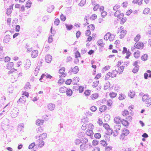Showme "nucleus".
<instances>
[{"mask_svg": "<svg viewBox=\"0 0 151 151\" xmlns=\"http://www.w3.org/2000/svg\"><path fill=\"white\" fill-rule=\"evenodd\" d=\"M81 140L82 143H87L88 142V139L86 137L82 138Z\"/></svg>", "mask_w": 151, "mask_h": 151, "instance_id": "34", "label": "nucleus"}, {"mask_svg": "<svg viewBox=\"0 0 151 151\" xmlns=\"http://www.w3.org/2000/svg\"><path fill=\"white\" fill-rule=\"evenodd\" d=\"M139 66H137V67H135L132 70V72L134 73H136L137 72L139 69Z\"/></svg>", "mask_w": 151, "mask_h": 151, "instance_id": "37", "label": "nucleus"}, {"mask_svg": "<svg viewBox=\"0 0 151 151\" xmlns=\"http://www.w3.org/2000/svg\"><path fill=\"white\" fill-rule=\"evenodd\" d=\"M142 0H133L132 3L134 4L137 3L139 5H140L142 3Z\"/></svg>", "mask_w": 151, "mask_h": 151, "instance_id": "27", "label": "nucleus"}, {"mask_svg": "<svg viewBox=\"0 0 151 151\" xmlns=\"http://www.w3.org/2000/svg\"><path fill=\"white\" fill-rule=\"evenodd\" d=\"M109 35L110 36L109 37V39L110 41H112L114 39L115 37V35H112L110 32Z\"/></svg>", "mask_w": 151, "mask_h": 151, "instance_id": "44", "label": "nucleus"}, {"mask_svg": "<svg viewBox=\"0 0 151 151\" xmlns=\"http://www.w3.org/2000/svg\"><path fill=\"white\" fill-rule=\"evenodd\" d=\"M112 148L111 146H106L105 148V150L106 151H109L111 150Z\"/></svg>", "mask_w": 151, "mask_h": 151, "instance_id": "64", "label": "nucleus"}, {"mask_svg": "<svg viewBox=\"0 0 151 151\" xmlns=\"http://www.w3.org/2000/svg\"><path fill=\"white\" fill-rule=\"evenodd\" d=\"M134 46L135 48L137 49H142L144 46V44L142 42H137L135 43Z\"/></svg>", "mask_w": 151, "mask_h": 151, "instance_id": "4", "label": "nucleus"}, {"mask_svg": "<svg viewBox=\"0 0 151 151\" xmlns=\"http://www.w3.org/2000/svg\"><path fill=\"white\" fill-rule=\"evenodd\" d=\"M52 59V57L50 55H47L45 56V60L47 63H50Z\"/></svg>", "mask_w": 151, "mask_h": 151, "instance_id": "10", "label": "nucleus"}, {"mask_svg": "<svg viewBox=\"0 0 151 151\" xmlns=\"http://www.w3.org/2000/svg\"><path fill=\"white\" fill-rule=\"evenodd\" d=\"M107 12L104 11H103L101 13V15L103 18L104 17L107 15Z\"/></svg>", "mask_w": 151, "mask_h": 151, "instance_id": "63", "label": "nucleus"}, {"mask_svg": "<svg viewBox=\"0 0 151 151\" xmlns=\"http://www.w3.org/2000/svg\"><path fill=\"white\" fill-rule=\"evenodd\" d=\"M121 13H120V11L119 10L116 11V12L114 14V16L115 17H117Z\"/></svg>", "mask_w": 151, "mask_h": 151, "instance_id": "62", "label": "nucleus"}, {"mask_svg": "<svg viewBox=\"0 0 151 151\" xmlns=\"http://www.w3.org/2000/svg\"><path fill=\"white\" fill-rule=\"evenodd\" d=\"M55 106V105L52 103L49 104L47 106L48 109L51 111H52L54 109Z\"/></svg>", "mask_w": 151, "mask_h": 151, "instance_id": "15", "label": "nucleus"}, {"mask_svg": "<svg viewBox=\"0 0 151 151\" xmlns=\"http://www.w3.org/2000/svg\"><path fill=\"white\" fill-rule=\"evenodd\" d=\"M53 38H52V35H50L48 37V42L49 43H51L53 41Z\"/></svg>", "mask_w": 151, "mask_h": 151, "instance_id": "47", "label": "nucleus"}, {"mask_svg": "<svg viewBox=\"0 0 151 151\" xmlns=\"http://www.w3.org/2000/svg\"><path fill=\"white\" fill-rule=\"evenodd\" d=\"M121 122L123 126L127 127V126H129V124L127 121L123 119H122V121H121Z\"/></svg>", "mask_w": 151, "mask_h": 151, "instance_id": "11", "label": "nucleus"}, {"mask_svg": "<svg viewBox=\"0 0 151 151\" xmlns=\"http://www.w3.org/2000/svg\"><path fill=\"white\" fill-rule=\"evenodd\" d=\"M101 134L99 133L95 134L94 135V137L96 139H99L101 137Z\"/></svg>", "mask_w": 151, "mask_h": 151, "instance_id": "41", "label": "nucleus"}, {"mask_svg": "<svg viewBox=\"0 0 151 151\" xmlns=\"http://www.w3.org/2000/svg\"><path fill=\"white\" fill-rule=\"evenodd\" d=\"M124 69V67L123 66H121L119 68V71H118L116 70H115V71L116 72V73H119V74H120L122 73Z\"/></svg>", "mask_w": 151, "mask_h": 151, "instance_id": "16", "label": "nucleus"}, {"mask_svg": "<svg viewBox=\"0 0 151 151\" xmlns=\"http://www.w3.org/2000/svg\"><path fill=\"white\" fill-rule=\"evenodd\" d=\"M148 55L147 54L143 55L141 57V59L143 61H145L147 60Z\"/></svg>", "mask_w": 151, "mask_h": 151, "instance_id": "30", "label": "nucleus"}, {"mask_svg": "<svg viewBox=\"0 0 151 151\" xmlns=\"http://www.w3.org/2000/svg\"><path fill=\"white\" fill-rule=\"evenodd\" d=\"M99 142L98 140L96 139L93 140L92 142V144L93 146H96L99 144Z\"/></svg>", "mask_w": 151, "mask_h": 151, "instance_id": "43", "label": "nucleus"}, {"mask_svg": "<svg viewBox=\"0 0 151 151\" xmlns=\"http://www.w3.org/2000/svg\"><path fill=\"white\" fill-rule=\"evenodd\" d=\"M120 7V6L119 5L116 4L114 6L113 9L114 11H117V10Z\"/></svg>", "mask_w": 151, "mask_h": 151, "instance_id": "61", "label": "nucleus"}, {"mask_svg": "<svg viewBox=\"0 0 151 151\" xmlns=\"http://www.w3.org/2000/svg\"><path fill=\"white\" fill-rule=\"evenodd\" d=\"M122 119L119 116L115 117L114 119V122L115 123L120 124V122H121Z\"/></svg>", "mask_w": 151, "mask_h": 151, "instance_id": "9", "label": "nucleus"}, {"mask_svg": "<svg viewBox=\"0 0 151 151\" xmlns=\"http://www.w3.org/2000/svg\"><path fill=\"white\" fill-rule=\"evenodd\" d=\"M35 146V142H33L29 146L28 148L29 149H31L33 148Z\"/></svg>", "mask_w": 151, "mask_h": 151, "instance_id": "57", "label": "nucleus"}, {"mask_svg": "<svg viewBox=\"0 0 151 151\" xmlns=\"http://www.w3.org/2000/svg\"><path fill=\"white\" fill-rule=\"evenodd\" d=\"M72 72H74L75 73H76L78 71V66L75 67L73 69L71 68Z\"/></svg>", "mask_w": 151, "mask_h": 151, "instance_id": "29", "label": "nucleus"}, {"mask_svg": "<svg viewBox=\"0 0 151 151\" xmlns=\"http://www.w3.org/2000/svg\"><path fill=\"white\" fill-rule=\"evenodd\" d=\"M72 83V81L71 79H67L65 81V83L67 85H69L71 83Z\"/></svg>", "mask_w": 151, "mask_h": 151, "instance_id": "52", "label": "nucleus"}, {"mask_svg": "<svg viewBox=\"0 0 151 151\" xmlns=\"http://www.w3.org/2000/svg\"><path fill=\"white\" fill-rule=\"evenodd\" d=\"M89 29L92 31H93L95 29V27L93 25L91 24L88 26Z\"/></svg>", "mask_w": 151, "mask_h": 151, "instance_id": "54", "label": "nucleus"}, {"mask_svg": "<svg viewBox=\"0 0 151 151\" xmlns=\"http://www.w3.org/2000/svg\"><path fill=\"white\" fill-rule=\"evenodd\" d=\"M140 36L138 34L134 38V41L135 42H137V41H139L140 38Z\"/></svg>", "mask_w": 151, "mask_h": 151, "instance_id": "42", "label": "nucleus"}, {"mask_svg": "<svg viewBox=\"0 0 151 151\" xmlns=\"http://www.w3.org/2000/svg\"><path fill=\"white\" fill-rule=\"evenodd\" d=\"M13 109L12 111H11V112L10 113L11 116L12 117H16L18 115L19 113L18 111L19 110L17 109Z\"/></svg>", "mask_w": 151, "mask_h": 151, "instance_id": "5", "label": "nucleus"}, {"mask_svg": "<svg viewBox=\"0 0 151 151\" xmlns=\"http://www.w3.org/2000/svg\"><path fill=\"white\" fill-rule=\"evenodd\" d=\"M134 56L136 58H138L140 56V52L139 51L137 50L134 53Z\"/></svg>", "mask_w": 151, "mask_h": 151, "instance_id": "24", "label": "nucleus"}, {"mask_svg": "<svg viewBox=\"0 0 151 151\" xmlns=\"http://www.w3.org/2000/svg\"><path fill=\"white\" fill-rule=\"evenodd\" d=\"M90 109L91 110V111L95 112L97 108L96 106H93L90 108Z\"/></svg>", "mask_w": 151, "mask_h": 151, "instance_id": "48", "label": "nucleus"}, {"mask_svg": "<svg viewBox=\"0 0 151 151\" xmlns=\"http://www.w3.org/2000/svg\"><path fill=\"white\" fill-rule=\"evenodd\" d=\"M47 133H44L41 134L39 136V140H40V139H41L42 140H43L46 138L47 137Z\"/></svg>", "mask_w": 151, "mask_h": 151, "instance_id": "18", "label": "nucleus"}, {"mask_svg": "<svg viewBox=\"0 0 151 151\" xmlns=\"http://www.w3.org/2000/svg\"><path fill=\"white\" fill-rule=\"evenodd\" d=\"M31 86L29 83L27 82L24 88V91H22L23 93L22 94H29V93L27 91L30 90Z\"/></svg>", "mask_w": 151, "mask_h": 151, "instance_id": "3", "label": "nucleus"}, {"mask_svg": "<svg viewBox=\"0 0 151 151\" xmlns=\"http://www.w3.org/2000/svg\"><path fill=\"white\" fill-rule=\"evenodd\" d=\"M129 112L127 110H124L122 112V114L124 116H126L128 114Z\"/></svg>", "mask_w": 151, "mask_h": 151, "instance_id": "38", "label": "nucleus"}, {"mask_svg": "<svg viewBox=\"0 0 151 151\" xmlns=\"http://www.w3.org/2000/svg\"><path fill=\"white\" fill-rule=\"evenodd\" d=\"M38 52L37 50H35L32 52L31 56L32 58H35L38 56Z\"/></svg>", "mask_w": 151, "mask_h": 151, "instance_id": "12", "label": "nucleus"}, {"mask_svg": "<svg viewBox=\"0 0 151 151\" xmlns=\"http://www.w3.org/2000/svg\"><path fill=\"white\" fill-rule=\"evenodd\" d=\"M150 11V9L148 8H145L143 12V13L145 14H148Z\"/></svg>", "mask_w": 151, "mask_h": 151, "instance_id": "49", "label": "nucleus"}, {"mask_svg": "<svg viewBox=\"0 0 151 151\" xmlns=\"http://www.w3.org/2000/svg\"><path fill=\"white\" fill-rule=\"evenodd\" d=\"M79 78L78 77H75L72 81V83L73 84H76L79 81Z\"/></svg>", "mask_w": 151, "mask_h": 151, "instance_id": "21", "label": "nucleus"}, {"mask_svg": "<svg viewBox=\"0 0 151 151\" xmlns=\"http://www.w3.org/2000/svg\"><path fill=\"white\" fill-rule=\"evenodd\" d=\"M88 146H90V145L85 143H82L80 145V148L82 151L85 150L87 149Z\"/></svg>", "mask_w": 151, "mask_h": 151, "instance_id": "6", "label": "nucleus"}, {"mask_svg": "<svg viewBox=\"0 0 151 151\" xmlns=\"http://www.w3.org/2000/svg\"><path fill=\"white\" fill-rule=\"evenodd\" d=\"M14 65V63L12 62H10L8 63L7 65V68L8 69H11Z\"/></svg>", "mask_w": 151, "mask_h": 151, "instance_id": "25", "label": "nucleus"}, {"mask_svg": "<svg viewBox=\"0 0 151 151\" xmlns=\"http://www.w3.org/2000/svg\"><path fill=\"white\" fill-rule=\"evenodd\" d=\"M32 3L30 1H28L26 4L25 6L27 8H29L31 6Z\"/></svg>", "mask_w": 151, "mask_h": 151, "instance_id": "31", "label": "nucleus"}, {"mask_svg": "<svg viewBox=\"0 0 151 151\" xmlns=\"http://www.w3.org/2000/svg\"><path fill=\"white\" fill-rule=\"evenodd\" d=\"M84 87L83 86H80L78 88V90L80 93H81L83 91Z\"/></svg>", "mask_w": 151, "mask_h": 151, "instance_id": "55", "label": "nucleus"}, {"mask_svg": "<svg viewBox=\"0 0 151 151\" xmlns=\"http://www.w3.org/2000/svg\"><path fill=\"white\" fill-rule=\"evenodd\" d=\"M81 143V139H76L75 141V143L76 145H78Z\"/></svg>", "mask_w": 151, "mask_h": 151, "instance_id": "45", "label": "nucleus"}, {"mask_svg": "<svg viewBox=\"0 0 151 151\" xmlns=\"http://www.w3.org/2000/svg\"><path fill=\"white\" fill-rule=\"evenodd\" d=\"M78 135L79 138H81L84 137V132H81L78 133Z\"/></svg>", "mask_w": 151, "mask_h": 151, "instance_id": "46", "label": "nucleus"}, {"mask_svg": "<svg viewBox=\"0 0 151 151\" xmlns=\"http://www.w3.org/2000/svg\"><path fill=\"white\" fill-rule=\"evenodd\" d=\"M110 32H108L107 33H106L104 37V40H108L109 39V37L110 36L109 35Z\"/></svg>", "mask_w": 151, "mask_h": 151, "instance_id": "36", "label": "nucleus"}, {"mask_svg": "<svg viewBox=\"0 0 151 151\" xmlns=\"http://www.w3.org/2000/svg\"><path fill=\"white\" fill-rule=\"evenodd\" d=\"M65 26L67 30H70L73 28V25L71 24L68 25L67 24H65Z\"/></svg>", "mask_w": 151, "mask_h": 151, "instance_id": "39", "label": "nucleus"}, {"mask_svg": "<svg viewBox=\"0 0 151 151\" xmlns=\"http://www.w3.org/2000/svg\"><path fill=\"white\" fill-rule=\"evenodd\" d=\"M86 2V0H81L79 3V5L80 6H83L85 4Z\"/></svg>", "mask_w": 151, "mask_h": 151, "instance_id": "53", "label": "nucleus"}, {"mask_svg": "<svg viewBox=\"0 0 151 151\" xmlns=\"http://www.w3.org/2000/svg\"><path fill=\"white\" fill-rule=\"evenodd\" d=\"M97 45L99 46H100L101 47H104V43H103V40L101 39L97 42Z\"/></svg>", "mask_w": 151, "mask_h": 151, "instance_id": "19", "label": "nucleus"}, {"mask_svg": "<svg viewBox=\"0 0 151 151\" xmlns=\"http://www.w3.org/2000/svg\"><path fill=\"white\" fill-rule=\"evenodd\" d=\"M10 40V36L9 35L5 36L3 40V42L4 43H7Z\"/></svg>", "mask_w": 151, "mask_h": 151, "instance_id": "14", "label": "nucleus"}, {"mask_svg": "<svg viewBox=\"0 0 151 151\" xmlns=\"http://www.w3.org/2000/svg\"><path fill=\"white\" fill-rule=\"evenodd\" d=\"M127 31L125 30L122 31V32L120 33V38L121 39L123 38L126 34Z\"/></svg>", "mask_w": 151, "mask_h": 151, "instance_id": "26", "label": "nucleus"}, {"mask_svg": "<svg viewBox=\"0 0 151 151\" xmlns=\"http://www.w3.org/2000/svg\"><path fill=\"white\" fill-rule=\"evenodd\" d=\"M142 100L148 105V106L151 105V98L149 97V95H143L142 97Z\"/></svg>", "mask_w": 151, "mask_h": 151, "instance_id": "1", "label": "nucleus"}, {"mask_svg": "<svg viewBox=\"0 0 151 151\" xmlns=\"http://www.w3.org/2000/svg\"><path fill=\"white\" fill-rule=\"evenodd\" d=\"M54 9V6L53 5H51L49 6L47 9L48 12L51 13Z\"/></svg>", "mask_w": 151, "mask_h": 151, "instance_id": "23", "label": "nucleus"}, {"mask_svg": "<svg viewBox=\"0 0 151 151\" xmlns=\"http://www.w3.org/2000/svg\"><path fill=\"white\" fill-rule=\"evenodd\" d=\"M60 19L62 21H64L66 19V17L64 16V15L62 14L60 16Z\"/></svg>", "mask_w": 151, "mask_h": 151, "instance_id": "60", "label": "nucleus"}, {"mask_svg": "<svg viewBox=\"0 0 151 151\" xmlns=\"http://www.w3.org/2000/svg\"><path fill=\"white\" fill-rule=\"evenodd\" d=\"M147 73H145L144 74V78L145 79H147L148 77L149 78H151V71L150 70H147Z\"/></svg>", "mask_w": 151, "mask_h": 151, "instance_id": "8", "label": "nucleus"}, {"mask_svg": "<svg viewBox=\"0 0 151 151\" xmlns=\"http://www.w3.org/2000/svg\"><path fill=\"white\" fill-rule=\"evenodd\" d=\"M127 20V18L126 17L122 18L120 21V23L121 24H123Z\"/></svg>", "mask_w": 151, "mask_h": 151, "instance_id": "58", "label": "nucleus"}, {"mask_svg": "<svg viewBox=\"0 0 151 151\" xmlns=\"http://www.w3.org/2000/svg\"><path fill=\"white\" fill-rule=\"evenodd\" d=\"M86 134L87 135L90 136L91 139L93 138V135L94 133L92 130L88 129L86 131Z\"/></svg>", "mask_w": 151, "mask_h": 151, "instance_id": "7", "label": "nucleus"}, {"mask_svg": "<svg viewBox=\"0 0 151 151\" xmlns=\"http://www.w3.org/2000/svg\"><path fill=\"white\" fill-rule=\"evenodd\" d=\"M124 27L122 26H121L120 28H118V29L117 32V33H119V32L120 33H121L122 32V31L124 30Z\"/></svg>", "mask_w": 151, "mask_h": 151, "instance_id": "51", "label": "nucleus"}, {"mask_svg": "<svg viewBox=\"0 0 151 151\" xmlns=\"http://www.w3.org/2000/svg\"><path fill=\"white\" fill-rule=\"evenodd\" d=\"M100 143L102 146L104 147L108 145L107 141L103 140H102L100 141Z\"/></svg>", "mask_w": 151, "mask_h": 151, "instance_id": "28", "label": "nucleus"}, {"mask_svg": "<svg viewBox=\"0 0 151 151\" xmlns=\"http://www.w3.org/2000/svg\"><path fill=\"white\" fill-rule=\"evenodd\" d=\"M25 96H22L18 100L17 103H19V102L22 103V101H26L25 99Z\"/></svg>", "mask_w": 151, "mask_h": 151, "instance_id": "33", "label": "nucleus"}, {"mask_svg": "<svg viewBox=\"0 0 151 151\" xmlns=\"http://www.w3.org/2000/svg\"><path fill=\"white\" fill-rule=\"evenodd\" d=\"M125 97V95H120L118 99L120 100H122L124 99Z\"/></svg>", "mask_w": 151, "mask_h": 151, "instance_id": "59", "label": "nucleus"}, {"mask_svg": "<svg viewBox=\"0 0 151 151\" xmlns=\"http://www.w3.org/2000/svg\"><path fill=\"white\" fill-rule=\"evenodd\" d=\"M103 126L106 130L110 128L109 125L107 123L104 124Z\"/></svg>", "mask_w": 151, "mask_h": 151, "instance_id": "50", "label": "nucleus"}, {"mask_svg": "<svg viewBox=\"0 0 151 151\" xmlns=\"http://www.w3.org/2000/svg\"><path fill=\"white\" fill-rule=\"evenodd\" d=\"M40 141H39V144L38 145V147H42V146H44L45 144L44 142L41 140Z\"/></svg>", "mask_w": 151, "mask_h": 151, "instance_id": "40", "label": "nucleus"}, {"mask_svg": "<svg viewBox=\"0 0 151 151\" xmlns=\"http://www.w3.org/2000/svg\"><path fill=\"white\" fill-rule=\"evenodd\" d=\"M4 104H0V109L2 108L4 109H6V108L7 107L10 106V103H9L7 104L4 107L3 106Z\"/></svg>", "mask_w": 151, "mask_h": 151, "instance_id": "35", "label": "nucleus"}, {"mask_svg": "<svg viewBox=\"0 0 151 151\" xmlns=\"http://www.w3.org/2000/svg\"><path fill=\"white\" fill-rule=\"evenodd\" d=\"M99 95H91L90 96V98L92 100H94L99 97Z\"/></svg>", "mask_w": 151, "mask_h": 151, "instance_id": "56", "label": "nucleus"}, {"mask_svg": "<svg viewBox=\"0 0 151 151\" xmlns=\"http://www.w3.org/2000/svg\"><path fill=\"white\" fill-rule=\"evenodd\" d=\"M59 91L62 93H64L66 92V94H72L73 93V91L71 89H68L65 87H61Z\"/></svg>", "mask_w": 151, "mask_h": 151, "instance_id": "2", "label": "nucleus"}, {"mask_svg": "<svg viewBox=\"0 0 151 151\" xmlns=\"http://www.w3.org/2000/svg\"><path fill=\"white\" fill-rule=\"evenodd\" d=\"M123 131L124 132L122 133V134L121 135V137L122 138V135L124 136L127 135L129 133V131L127 129H124Z\"/></svg>", "mask_w": 151, "mask_h": 151, "instance_id": "13", "label": "nucleus"}, {"mask_svg": "<svg viewBox=\"0 0 151 151\" xmlns=\"http://www.w3.org/2000/svg\"><path fill=\"white\" fill-rule=\"evenodd\" d=\"M107 106L105 105H102L100 106L99 111L101 112H103L105 111L107 109Z\"/></svg>", "mask_w": 151, "mask_h": 151, "instance_id": "20", "label": "nucleus"}, {"mask_svg": "<svg viewBox=\"0 0 151 151\" xmlns=\"http://www.w3.org/2000/svg\"><path fill=\"white\" fill-rule=\"evenodd\" d=\"M107 131L108 132V133L106 134V135H110L112 134L113 132V130L111 128H110L107 130Z\"/></svg>", "mask_w": 151, "mask_h": 151, "instance_id": "32", "label": "nucleus"}, {"mask_svg": "<svg viewBox=\"0 0 151 151\" xmlns=\"http://www.w3.org/2000/svg\"><path fill=\"white\" fill-rule=\"evenodd\" d=\"M9 107H6V109L3 110L2 112L0 113V115L1 116H4L6 114V112L9 109Z\"/></svg>", "mask_w": 151, "mask_h": 151, "instance_id": "22", "label": "nucleus"}, {"mask_svg": "<svg viewBox=\"0 0 151 151\" xmlns=\"http://www.w3.org/2000/svg\"><path fill=\"white\" fill-rule=\"evenodd\" d=\"M24 65V67L26 68L27 69L29 68L31 65L30 60H27Z\"/></svg>", "mask_w": 151, "mask_h": 151, "instance_id": "17", "label": "nucleus"}]
</instances>
